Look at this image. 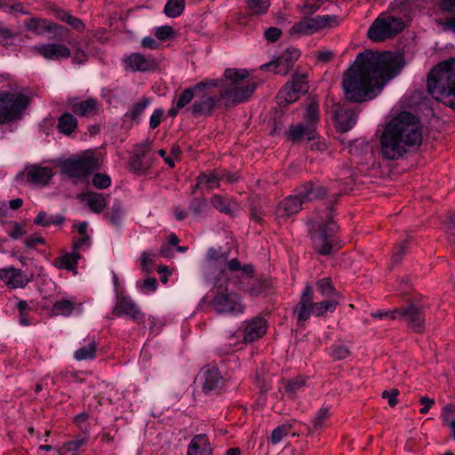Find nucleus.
I'll return each mask as SVG.
<instances>
[{
    "mask_svg": "<svg viewBox=\"0 0 455 455\" xmlns=\"http://www.w3.org/2000/svg\"><path fill=\"white\" fill-rule=\"evenodd\" d=\"M400 61L399 56L388 52L359 53L342 80L345 98L353 102L374 99L400 72Z\"/></svg>",
    "mask_w": 455,
    "mask_h": 455,
    "instance_id": "nucleus-1",
    "label": "nucleus"
},
{
    "mask_svg": "<svg viewBox=\"0 0 455 455\" xmlns=\"http://www.w3.org/2000/svg\"><path fill=\"white\" fill-rule=\"evenodd\" d=\"M247 69L227 68L220 81L221 91L219 97L204 93L193 102L190 109L194 116H210L215 108H225L247 101L256 89V83L249 78Z\"/></svg>",
    "mask_w": 455,
    "mask_h": 455,
    "instance_id": "nucleus-2",
    "label": "nucleus"
},
{
    "mask_svg": "<svg viewBox=\"0 0 455 455\" xmlns=\"http://www.w3.org/2000/svg\"><path fill=\"white\" fill-rule=\"evenodd\" d=\"M421 141L419 119L410 112H402L386 124L380 137V152L383 157L395 160Z\"/></svg>",
    "mask_w": 455,
    "mask_h": 455,
    "instance_id": "nucleus-3",
    "label": "nucleus"
},
{
    "mask_svg": "<svg viewBox=\"0 0 455 455\" xmlns=\"http://www.w3.org/2000/svg\"><path fill=\"white\" fill-rule=\"evenodd\" d=\"M427 87L434 99L455 109V59L434 67L428 74Z\"/></svg>",
    "mask_w": 455,
    "mask_h": 455,
    "instance_id": "nucleus-4",
    "label": "nucleus"
},
{
    "mask_svg": "<svg viewBox=\"0 0 455 455\" xmlns=\"http://www.w3.org/2000/svg\"><path fill=\"white\" fill-rule=\"evenodd\" d=\"M338 226L332 218V208L326 207L313 221L310 236L314 250L321 255H329L335 245Z\"/></svg>",
    "mask_w": 455,
    "mask_h": 455,
    "instance_id": "nucleus-5",
    "label": "nucleus"
},
{
    "mask_svg": "<svg viewBox=\"0 0 455 455\" xmlns=\"http://www.w3.org/2000/svg\"><path fill=\"white\" fill-rule=\"evenodd\" d=\"M326 195V189L321 185L312 182L304 183L295 194L284 198L276 207L275 216L279 220H286L298 213L302 205L307 202L320 199Z\"/></svg>",
    "mask_w": 455,
    "mask_h": 455,
    "instance_id": "nucleus-6",
    "label": "nucleus"
},
{
    "mask_svg": "<svg viewBox=\"0 0 455 455\" xmlns=\"http://www.w3.org/2000/svg\"><path fill=\"white\" fill-rule=\"evenodd\" d=\"M339 305L337 299H323L319 302L314 301V289L310 284H307L303 289L299 301L293 309L299 323H305L311 315L319 317L326 312H334Z\"/></svg>",
    "mask_w": 455,
    "mask_h": 455,
    "instance_id": "nucleus-7",
    "label": "nucleus"
},
{
    "mask_svg": "<svg viewBox=\"0 0 455 455\" xmlns=\"http://www.w3.org/2000/svg\"><path fill=\"white\" fill-rule=\"evenodd\" d=\"M100 166V160L94 152L85 151L76 157L64 160L60 165V172L71 179L75 183L83 181Z\"/></svg>",
    "mask_w": 455,
    "mask_h": 455,
    "instance_id": "nucleus-8",
    "label": "nucleus"
},
{
    "mask_svg": "<svg viewBox=\"0 0 455 455\" xmlns=\"http://www.w3.org/2000/svg\"><path fill=\"white\" fill-rule=\"evenodd\" d=\"M29 104V98L20 92H0V124L17 120Z\"/></svg>",
    "mask_w": 455,
    "mask_h": 455,
    "instance_id": "nucleus-9",
    "label": "nucleus"
},
{
    "mask_svg": "<svg viewBox=\"0 0 455 455\" xmlns=\"http://www.w3.org/2000/svg\"><path fill=\"white\" fill-rule=\"evenodd\" d=\"M320 110L316 101L312 100L307 105L305 113V120L297 125L289 128V138L292 141H299L303 139L315 140L316 137L317 124L319 122Z\"/></svg>",
    "mask_w": 455,
    "mask_h": 455,
    "instance_id": "nucleus-10",
    "label": "nucleus"
},
{
    "mask_svg": "<svg viewBox=\"0 0 455 455\" xmlns=\"http://www.w3.org/2000/svg\"><path fill=\"white\" fill-rule=\"evenodd\" d=\"M404 28L402 18L381 13L368 29V36L374 42L395 37Z\"/></svg>",
    "mask_w": 455,
    "mask_h": 455,
    "instance_id": "nucleus-11",
    "label": "nucleus"
},
{
    "mask_svg": "<svg viewBox=\"0 0 455 455\" xmlns=\"http://www.w3.org/2000/svg\"><path fill=\"white\" fill-rule=\"evenodd\" d=\"M212 292L213 296L211 299V305L217 313L233 315L243 313L245 307L237 293L220 288L217 291H213Z\"/></svg>",
    "mask_w": 455,
    "mask_h": 455,
    "instance_id": "nucleus-12",
    "label": "nucleus"
},
{
    "mask_svg": "<svg viewBox=\"0 0 455 455\" xmlns=\"http://www.w3.org/2000/svg\"><path fill=\"white\" fill-rule=\"evenodd\" d=\"M336 20L337 18L334 15H317L313 18H304L290 28L289 34L297 37L310 36L323 28L332 27L336 24Z\"/></svg>",
    "mask_w": 455,
    "mask_h": 455,
    "instance_id": "nucleus-13",
    "label": "nucleus"
},
{
    "mask_svg": "<svg viewBox=\"0 0 455 455\" xmlns=\"http://www.w3.org/2000/svg\"><path fill=\"white\" fill-rule=\"evenodd\" d=\"M219 79H211L199 82L190 87L184 89L179 95L172 100V107L168 110V115L171 117H175L179 111L188 106L193 100L196 95L208 87H219Z\"/></svg>",
    "mask_w": 455,
    "mask_h": 455,
    "instance_id": "nucleus-14",
    "label": "nucleus"
},
{
    "mask_svg": "<svg viewBox=\"0 0 455 455\" xmlns=\"http://www.w3.org/2000/svg\"><path fill=\"white\" fill-rule=\"evenodd\" d=\"M306 73L296 72L292 76L291 82L287 83L278 92V100L280 104H291L299 100L301 95L308 91V84Z\"/></svg>",
    "mask_w": 455,
    "mask_h": 455,
    "instance_id": "nucleus-15",
    "label": "nucleus"
},
{
    "mask_svg": "<svg viewBox=\"0 0 455 455\" xmlns=\"http://www.w3.org/2000/svg\"><path fill=\"white\" fill-rule=\"evenodd\" d=\"M202 390L205 395H219L226 386L227 379L216 365L208 364L201 369Z\"/></svg>",
    "mask_w": 455,
    "mask_h": 455,
    "instance_id": "nucleus-16",
    "label": "nucleus"
},
{
    "mask_svg": "<svg viewBox=\"0 0 455 455\" xmlns=\"http://www.w3.org/2000/svg\"><path fill=\"white\" fill-rule=\"evenodd\" d=\"M30 51L47 60H60L70 56V50L60 43L39 44L32 46Z\"/></svg>",
    "mask_w": 455,
    "mask_h": 455,
    "instance_id": "nucleus-17",
    "label": "nucleus"
},
{
    "mask_svg": "<svg viewBox=\"0 0 455 455\" xmlns=\"http://www.w3.org/2000/svg\"><path fill=\"white\" fill-rule=\"evenodd\" d=\"M113 314L116 316L126 315L137 323H142L145 321V315L138 305L130 297L124 295L117 297Z\"/></svg>",
    "mask_w": 455,
    "mask_h": 455,
    "instance_id": "nucleus-18",
    "label": "nucleus"
},
{
    "mask_svg": "<svg viewBox=\"0 0 455 455\" xmlns=\"http://www.w3.org/2000/svg\"><path fill=\"white\" fill-rule=\"evenodd\" d=\"M153 156L150 155V145L143 142L134 147V153L130 159L129 164L136 172H146L153 164Z\"/></svg>",
    "mask_w": 455,
    "mask_h": 455,
    "instance_id": "nucleus-19",
    "label": "nucleus"
},
{
    "mask_svg": "<svg viewBox=\"0 0 455 455\" xmlns=\"http://www.w3.org/2000/svg\"><path fill=\"white\" fill-rule=\"evenodd\" d=\"M398 320L403 321L415 332L421 333L425 330L423 313L413 304L399 308Z\"/></svg>",
    "mask_w": 455,
    "mask_h": 455,
    "instance_id": "nucleus-20",
    "label": "nucleus"
},
{
    "mask_svg": "<svg viewBox=\"0 0 455 455\" xmlns=\"http://www.w3.org/2000/svg\"><path fill=\"white\" fill-rule=\"evenodd\" d=\"M299 57V51L288 49L285 53L279 56L275 60L261 65L260 69L273 71L276 74H286L295 60Z\"/></svg>",
    "mask_w": 455,
    "mask_h": 455,
    "instance_id": "nucleus-21",
    "label": "nucleus"
},
{
    "mask_svg": "<svg viewBox=\"0 0 455 455\" xmlns=\"http://www.w3.org/2000/svg\"><path fill=\"white\" fill-rule=\"evenodd\" d=\"M122 61L124 69L132 72H146L156 68V62L151 57L138 52L124 56Z\"/></svg>",
    "mask_w": 455,
    "mask_h": 455,
    "instance_id": "nucleus-22",
    "label": "nucleus"
},
{
    "mask_svg": "<svg viewBox=\"0 0 455 455\" xmlns=\"http://www.w3.org/2000/svg\"><path fill=\"white\" fill-rule=\"evenodd\" d=\"M68 105L73 113L78 116L89 117L99 114L100 103L95 98H88L84 100L68 99Z\"/></svg>",
    "mask_w": 455,
    "mask_h": 455,
    "instance_id": "nucleus-23",
    "label": "nucleus"
},
{
    "mask_svg": "<svg viewBox=\"0 0 455 455\" xmlns=\"http://www.w3.org/2000/svg\"><path fill=\"white\" fill-rule=\"evenodd\" d=\"M0 280L11 289L24 288L30 282L21 269L12 266L0 268Z\"/></svg>",
    "mask_w": 455,
    "mask_h": 455,
    "instance_id": "nucleus-24",
    "label": "nucleus"
},
{
    "mask_svg": "<svg viewBox=\"0 0 455 455\" xmlns=\"http://www.w3.org/2000/svg\"><path fill=\"white\" fill-rule=\"evenodd\" d=\"M267 330V321L260 316H256L247 322L243 329V341L251 343L260 339Z\"/></svg>",
    "mask_w": 455,
    "mask_h": 455,
    "instance_id": "nucleus-25",
    "label": "nucleus"
},
{
    "mask_svg": "<svg viewBox=\"0 0 455 455\" xmlns=\"http://www.w3.org/2000/svg\"><path fill=\"white\" fill-rule=\"evenodd\" d=\"M54 172L52 167L34 164L26 171V177L28 182L36 186L44 187L49 184Z\"/></svg>",
    "mask_w": 455,
    "mask_h": 455,
    "instance_id": "nucleus-26",
    "label": "nucleus"
},
{
    "mask_svg": "<svg viewBox=\"0 0 455 455\" xmlns=\"http://www.w3.org/2000/svg\"><path fill=\"white\" fill-rule=\"evenodd\" d=\"M211 204L219 212L235 217L239 211V204L231 197L215 194L211 198Z\"/></svg>",
    "mask_w": 455,
    "mask_h": 455,
    "instance_id": "nucleus-27",
    "label": "nucleus"
},
{
    "mask_svg": "<svg viewBox=\"0 0 455 455\" xmlns=\"http://www.w3.org/2000/svg\"><path fill=\"white\" fill-rule=\"evenodd\" d=\"M98 342L95 338L84 339L81 347L74 351L73 356L76 361L93 360L97 355Z\"/></svg>",
    "mask_w": 455,
    "mask_h": 455,
    "instance_id": "nucleus-28",
    "label": "nucleus"
},
{
    "mask_svg": "<svg viewBox=\"0 0 455 455\" xmlns=\"http://www.w3.org/2000/svg\"><path fill=\"white\" fill-rule=\"evenodd\" d=\"M24 26L27 30L33 32L36 36H41L46 32H51L55 28H60L61 27L42 18L33 17L27 20L24 22Z\"/></svg>",
    "mask_w": 455,
    "mask_h": 455,
    "instance_id": "nucleus-29",
    "label": "nucleus"
},
{
    "mask_svg": "<svg viewBox=\"0 0 455 455\" xmlns=\"http://www.w3.org/2000/svg\"><path fill=\"white\" fill-rule=\"evenodd\" d=\"M212 448L205 435H195L188 447L187 455H211Z\"/></svg>",
    "mask_w": 455,
    "mask_h": 455,
    "instance_id": "nucleus-30",
    "label": "nucleus"
},
{
    "mask_svg": "<svg viewBox=\"0 0 455 455\" xmlns=\"http://www.w3.org/2000/svg\"><path fill=\"white\" fill-rule=\"evenodd\" d=\"M336 121L339 130L345 132L356 124L357 115L352 109L340 108L336 113Z\"/></svg>",
    "mask_w": 455,
    "mask_h": 455,
    "instance_id": "nucleus-31",
    "label": "nucleus"
},
{
    "mask_svg": "<svg viewBox=\"0 0 455 455\" xmlns=\"http://www.w3.org/2000/svg\"><path fill=\"white\" fill-rule=\"evenodd\" d=\"M82 199L92 212L100 213L107 206L108 196L96 192H87L82 196Z\"/></svg>",
    "mask_w": 455,
    "mask_h": 455,
    "instance_id": "nucleus-32",
    "label": "nucleus"
},
{
    "mask_svg": "<svg viewBox=\"0 0 455 455\" xmlns=\"http://www.w3.org/2000/svg\"><path fill=\"white\" fill-rule=\"evenodd\" d=\"M307 383V378L305 376H297L289 379L284 384V391L290 398L295 399L299 394L302 393Z\"/></svg>",
    "mask_w": 455,
    "mask_h": 455,
    "instance_id": "nucleus-33",
    "label": "nucleus"
},
{
    "mask_svg": "<svg viewBox=\"0 0 455 455\" xmlns=\"http://www.w3.org/2000/svg\"><path fill=\"white\" fill-rule=\"evenodd\" d=\"M81 258L79 252L72 250L71 252L65 253L55 259L56 266L61 269H67L76 273L78 259Z\"/></svg>",
    "mask_w": 455,
    "mask_h": 455,
    "instance_id": "nucleus-34",
    "label": "nucleus"
},
{
    "mask_svg": "<svg viewBox=\"0 0 455 455\" xmlns=\"http://www.w3.org/2000/svg\"><path fill=\"white\" fill-rule=\"evenodd\" d=\"M78 126L76 117L70 113L62 114L58 119V131L65 135L72 134Z\"/></svg>",
    "mask_w": 455,
    "mask_h": 455,
    "instance_id": "nucleus-35",
    "label": "nucleus"
},
{
    "mask_svg": "<svg viewBox=\"0 0 455 455\" xmlns=\"http://www.w3.org/2000/svg\"><path fill=\"white\" fill-rule=\"evenodd\" d=\"M65 220L63 215H51L46 212L41 211L34 219V223L41 227L60 226L64 223Z\"/></svg>",
    "mask_w": 455,
    "mask_h": 455,
    "instance_id": "nucleus-36",
    "label": "nucleus"
},
{
    "mask_svg": "<svg viewBox=\"0 0 455 455\" xmlns=\"http://www.w3.org/2000/svg\"><path fill=\"white\" fill-rule=\"evenodd\" d=\"M317 291L321 295L325 298L324 299H337L339 298V293L333 286L331 278H323L316 282Z\"/></svg>",
    "mask_w": 455,
    "mask_h": 455,
    "instance_id": "nucleus-37",
    "label": "nucleus"
},
{
    "mask_svg": "<svg viewBox=\"0 0 455 455\" xmlns=\"http://www.w3.org/2000/svg\"><path fill=\"white\" fill-rule=\"evenodd\" d=\"M75 299H61L55 301L52 307V315L68 316L75 309Z\"/></svg>",
    "mask_w": 455,
    "mask_h": 455,
    "instance_id": "nucleus-38",
    "label": "nucleus"
},
{
    "mask_svg": "<svg viewBox=\"0 0 455 455\" xmlns=\"http://www.w3.org/2000/svg\"><path fill=\"white\" fill-rule=\"evenodd\" d=\"M220 181L221 177H220L219 171L201 173L197 177V182L195 188L200 185H206L209 189L218 188H220Z\"/></svg>",
    "mask_w": 455,
    "mask_h": 455,
    "instance_id": "nucleus-39",
    "label": "nucleus"
},
{
    "mask_svg": "<svg viewBox=\"0 0 455 455\" xmlns=\"http://www.w3.org/2000/svg\"><path fill=\"white\" fill-rule=\"evenodd\" d=\"M124 215L123 205L120 201L116 200L112 206L104 213V219L114 226H119Z\"/></svg>",
    "mask_w": 455,
    "mask_h": 455,
    "instance_id": "nucleus-40",
    "label": "nucleus"
},
{
    "mask_svg": "<svg viewBox=\"0 0 455 455\" xmlns=\"http://www.w3.org/2000/svg\"><path fill=\"white\" fill-rule=\"evenodd\" d=\"M185 9V0H168L164 12L167 17L176 18L181 15Z\"/></svg>",
    "mask_w": 455,
    "mask_h": 455,
    "instance_id": "nucleus-41",
    "label": "nucleus"
},
{
    "mask_svg": "<svg viewBox=\"0 0 455 455\" xmlns=\"http://www.w3.org/2000/svg\"><path fill=\"white\" fill-rule=\"evenodd\" d=\"M149 104L150 99L148 97H143L132 106L129 112L127 113V116L132 120L137 119L141 115V113L148 107Z\"/></svg>",
    "mask_w": 455,
    "mask_h": 455,
    "instance_id": "nucleus-42",
    "label": "nucleus"
},
{
    "mask_svg": "<svg viewBox=\"0 0 455 455\" xmlns=\"http://www.w3.org/2000/svg\"><path fill=\"white\" fill-rule=\"evenodd\" d=\"M329 355L334 361L344 360L350 355V351L343 344H333L329 347Z\"/></svg>",
    "mask_w": 455,
    "mask_h": 455,
    "instance_id": "nucleus-43",
    "label": "nucleus"
},
{
    "mask_svg": "<svg viewBox=\"0 0 455 455\" xmlns=\"http://www.w3.org/2000/svg\"><path fill=\"white\" fill-rule=\"evenodd\" d=\"M227 267L229 271H240L242 275L251 277L254 272L253 267L251 264L241 266L240 261L237 259H232L227 262Z\"/></svg>",
    "mask_w": 455,
    "mask_h": 455,
    "instance_id": "nucleus-44",
    "label": "nucleus"
},
{
    "mask_svg": "<svg viewBox=\"0 0 455 455\" xmlns=\"http://www.w3.org/2000/svg\"><path fill=\"white\" fill-rule=\"evenodd\" d=\"M249 10L254 14L265 13L269 8V0H246Z\"/></svg>",
    "mask_w": 455,
    "mask_h": 455,
    "instance_id": "nucleus-45",
    "label": "nucleus"
},
{
    "mask_svg": "<svg viewBox=\"0 0 455 455\" xmlns=\"http://www.w3.org/2000/svg\"><path fill=\"white\" fill-rule=\"evenodd\" d=\"M207 261L209 269L218 268L226 261V257L219 255L215 249L211 248L207 252Z\"/></svg>",
    "mask_w": 455,
    "mask_h": 455,
    "instance_id": "nucleus-46",
    "label": "nucleus"
},
{
    "mask_svg": "<svg viewBox=\"0 0 455 455\" xmlns=\"http://www.w3.org/2000/svg\"><path fill=\"white\" fill-rule=\"evenodd\" d=\"M1 9L7 12H16V13H21V14H28L29 12L24 8L22 3H20L18 0H10L6 4H3V6H1Z\"/></svg>",
    "mask_w": 455,
    "mask_h": 455,
    "instance_id": "nucleus-47",
    "label": "nucleus"
},
{
    "mask_svg": "<svg viewBox=\"0 0 455 455\" xmlns=\"http://www.w3.org/2000/svg\"><path fill=\"white\" fill-rule=\"evenodd\" d=\"M85 443L84 439H76L63 443L59 450V455H65L66 452H76Z\"/></svg>",
    "mask_w": 455,
    "mask_h": 455,
    "instance_id": "nucleus-48",
    "label": "nucleus"
},
{
    "mask_svg": "<svg viewBox=\"0 0 455 455\" xmlns=\"http://www.w3.org/2000/svg\"><path fill=\"white\" fill-rule=\"evenodd\" d=\"M92 183L98 189H105L110 187L111 179L106 173L97 172L93 175Z\"/></svg>",
    "mask_w": 455,
    "mask_h": 455,
    "instance_id": "nucleus-49",
    "label": "nucleus"
},
{
    "mask_svg": "<svg viewBox=\"0 0 455 455\" xmlns=\"http://www.w3.org/2000/svg\"><path fill=\"white\" fill-rule=\"evenodd\" d=\"M266 287V282L251 278L250 286L246 289V291L253 297H258L263 292Z\"/></svg>",
    "mask_w": 455,
    "mask_h": 455,
    "instance_id": "nucleus-50",
    "label": "nucleus"
},
{
    "mask_svg": "<svg viewBox=\"0 0 455 455\" xmlns=\"http://www.w3.org/2000/svg\"><path fill=\"white\" fill-rule=\"evenodd\" d=\"M329 409L324 407L321 408L312 419L313 427L315 429L321 428L324 422L329 419Z\"/></svg>",
    "mask_w": 455,
    "mask_h": 455,
    "instance_id": "nucleus-51",
    "label": "nucleus"
},
{
    "mask_svg": "<svg viewBox=\"0 0 455 455\" xmlns=\"http://www.w3.org/2000/svg\"><path fill=\"white\" fill-rule=\"evenodd\" d=\"M289 429L290 428L284 425L276 427L272 431V435L270 437V442L272 443V444L279 443L282 441V439L288 435Z\"/></svg>",
    "mask_w": 455,
    "mask_h": 455,
    "instance_id": "nucleus-52",
    "label": "nucleus"
},
{
    "mask_svg": "<svg viewBox=\"0 0 455 455\" xmlns=\"http://www.w3.org/2000/svg\"><path fill=\"white\" fill-rule=\"evenodd\" d=\"M155 254L152 252L143 251L140 255V267L143 271L149 273L152 270Z\"/></svg>",
    "mask_w": 455,
    "mask_h": 455,
    "instance_id": "nucleus-53",
    "label": "nucleus"
},
{
    "mask_svg": "<svg viewBox=\"0 0 455 455\" xmlns=\"http://www.w3.org/2000/svg\"><path fill=\"white\" fill-rule=\"evenodd\" d=\"M6 232L8 235L14 240L20 239L25 235L23 227L18 222H13L10 224L6 228Z\"/></svg>",
    "mask_w": 455,
    "mask_h": 455,
    "instance_id": "nucleus-54",
    "label": "nucleus"
},
{
    "mask_svg": "<svg viewBox=\"0 0 455 455\" xmlns=\"http://www.w3.org/2000/svg\"><path fill=\"white\" fill-rule=\"evenodd\" d=\"M206 206H207V203L204 198H195L189 204V210L195 215H200L204 212Z\"/></svg>",
    "mask_w": 455,
    "mask_h": 455,
    "instance_id": "nucleus-55",
    "label": "nucleus"
},
{
    "mask_svg": "<svg viewBox=\"0 0 455 455\" xmlns=\"http://www.w3.org/2000/svg\"><path fill=\"white\" fill-rule=\"evenodd\" d=\"M91 243H92V238L90 235H81L80 238H78L73 242L72 250L78 252L81 250L89 248L91 245Z\"/></svg>",
    "mask_w": 455,
    "mask_h": 455,
    "instance_id": "nucleus-56",
    "label": "nucleus"
},
{
    "mask_svg": "<svg viewBox=\"0 0 455 455\" xmlns=\"http://www.w3.org/2000/svg\"><path fill=\"white\" fill-rule=\"evenodd\" d=\"M371 316L379 319H391V320H398L399 317V308H395L394 310H387V311H377L371 314Z\"/></svg>",
    "mask_w": 455,
    "mask_h": 455,
    "instance_id": "nucleus-57",
    "label": "nucleus"
},
{
    "mask_svg": "<svg viewBox=\"0 0 455 455\" xmlns=\"http://www.w3.org/2000/svg\"><path fill=\"white\" fill-rule=\"evenodd\" d=\"M173 28L171 26H161L157 27L155 30V36L159 40H165L173 34Z\"/></svg>",
    "mask_w": 455,
    "mask_h": 455,
    "instance_id": "nucleus-58",
    "label": "nucleus"
},
{
    "mask_svg": "<svg viewBox=\"0 0 455 455\" xmlns=\"http://www.w3.org/2000/svg\"><path fill=\"white\" fill-rule=\"evenodd\" d=\"M406 247H407L406 242L403 241L394 248L393 254H392V262L393 263L396 264L401 260L403 255L405 253Z\"/></svg>",
    "mask_w": 455,
    "mask_h": 455,
    "instance_id": "nucleus-59",
    "label": "nucleus"
},
{
    "mask_svg": "<svg viewBox=\"0 0 455 455\" xmlns=\"http://www.w3.org/2000/svg\"><path fill=\"white\" fill-rule=\"evenodd\" d=\"M398 395L399 390L397 388H393L391 390H385L382 393V397L387 400V403L390 407H395L397 403Z\"/></svg>",
    "mask_w": 455,
    "mask_h": 455,
    "instance_id": "nucleus-60",
    "label": "nucleus"
},
{
    "mask_svg": "<svg viewBox=\"0 0 455 455\" xmlns=\"http://www.w3.org/2000/svg\"><path fill=\"white\" fill-rule=\"evenodd\" d=\"M163 114H164V111L162 109H155L154 110V112L152 113V115L150 116V120H149V127L151 129H156L160 125Z\"/></svg>",
    "mask_w": 455,
    "mask_h": 455,
    "instance_id": "nucleus-61",
    "label": "nucleus"
},
{
    "mask_svg": "<svg viewBox=\"0 0 455 455\" xmlns=\"http://www.w3.org/2000/svg\"><path fill=\"white\" fill-rule=\"evenodd\" d=\"M220 177H221V181L226 183H234L236 182L239 179V176L236 172H230L226 170L219 171Z\"/></svg>",
    "mask_w": 455,
    "mask_h": 455,
    "instance_id": "nucleus-62",
    "label": "nucleus"
},
{
    "mask_svg": "<svg viewBox=\"0 0 455 455\" xmlns=\"http://www.w3.org/2000/svg\"><path fill=\"white\" fill-rule=\"evenodd\" d=\"M67 24H68L69 26H71L74 29L79 31V32H82L84 30L85 27H84V22L82 21V20L73 16L70 14L69 17H68V20H67Z\"/></svg>",
    "mask_w": 455,
    "mask_h": 455,
    "instance_id": "nucleus-63",
    "label": "nucleus"
},
{
    "mask_svg": "<svg viewBox=\"0 0 455 455\" xmlns=\"http://www.w3.org/2000/svg\"><path fill=\"white\" fill-rule=\"evenodd\" d=\"M281 33L278 28L271 27L266 29L264 36L267 41L275 42L280 37Z\"/></svg>",
    "mask_w": 455,
    "mask_h": 455,
    "instance_id": "nucleus-64",
    "label": "nucleus"
}]
</instances>
